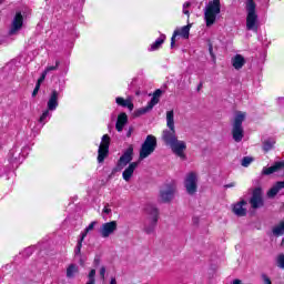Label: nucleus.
Segmentation results:
<instances>
[{"instance_id":"48","label":"nucleus","mask_w":284,"mask_h":284,"mask_svg":"<svg viewBox=\"0 0 284 284\" xmlns=\"http://www.w3.org/2000/svg\"><path fill=\"white\" fill-rule=\"evenodd\" d=\"M210 54L211 57H214V53L212 52V47H210Z\"/></svg>"},{"instance_id":"35","label":"nucleus","mask_w":284,"mask_h":284,"mask_svg":"<svg viewBox=\"0 0 284 284\" xmlns=\"http://www.w3.org/2000/svg\"><path fill=\"white\" fill-rule=\"evenodd\" d=\"M34 252V248L32 247H27L23 252L22 255L23 256H32V253Z\"/></svg>"},{"instance_id":"32","label":"nucleus","mask_w":284,"mask_h":284,"mask_svg":"<svg viewBox=\"0 0 284 284\" xmlns=\"http://www.w3.org/2000/svg\"><path fill=\"white\" fill-rule=\"evenodd\" d=\"M94 225H97V222H91L85 229L84 231L80 234V236H88L89 232H92V230H94Z\"/></svg>"},{"instance_id":"31","label":"nucleus","mask_w":284,"mask_h":284,"mask_svg":"<svg viewBox=\"0 0 284 284\" xmlns=\"http://www.w3.org/2000/svg\"><path fill=\"white\" fill-rule=\"evenodd\" d=\"M97 276V270H91L88 275V282L85 284H94L97 283V280L94 278Z\"/></svg>"},{"instance_id":"28","label":"nucleus","mask_w":284,"mask_h":284,"mask_svg":"<svg viewBox=\"0 0 284 284\" xmlns=\"http://www.w3.org/2000/svg\"><path fill=\"white\" fill-rule=\"evenodd\" d=\"M83 241H85V235H80V237L78 240V243H77V246L74 248V256H75V258L78 256H81V247H83Z\"/></svg>"},{"instance_id":"33","label":"nucleus","mask_w":284,"mask_h":284,"mask_svg":"<svg viewBox=\"0 0 284 284\" xmlns=\"http://www.w3.org/2000/svg\"><path fill=\"white\" fill-rule=\"evenodd\" d=\"M60 61L57 60L55 61V65H48L45 69H44V72L48 74L49 72H54L57 70H59V65H60Z\"/></svg>"},{"instance_id":"1","label":"nucleus","mask_w":284,"mask_h":284,"mask_svg":"<svg viewBox=\"0 0 284 284\" xmlns=\"http://www.w3.org/2000/svg\"><path fill=\"white\" fill-rule=\"evenodd\" d=\"M166 126L169 129L162 132V141L168 145L175 156H179L185 161V151L187 150V143L183 140H179L176 136V128L174 126V111L166 112Z\"/></svg>"},{"instance_id":"36","label":"nucleus","mask_w":284,"mask_h":284,"mask_svg":"<svg viewBox=\"0 0 284 284\" xmlns=\"http://www.w3.org/2000/svg\"><path fill=\"white\" fill-rule=\"evenodd\" d=\"M190 6H192L190 2L183 4V14H186L187 17H190V11L186 8H190Z\"/></svg>"},{"instance_id":"42","label":"nucleus","mask_w":284,"mask_h":284,"mask_svg":"<svg viewBox=\"0 0 284 284\" xmlns=\"http://www.w3.org/2000/svg\"><path fill=\"white\" fill-rule=\"evenodd\" d=\"M225 190H227L229 187H236V182H231L226 185H224Z\"/></svg>"},{"instance_id":"43","label":"nucleus","mask_w":284,"mask_h":284,"mask_svg":"<svg viewBox=\"0 0 284 284\" xmlns=\"http://www.w3.org/2000/svg\"><path fill=\"white\" fill-rule=\"evenodd\" d=\"M102 212L104 214H110L112 212V209H109L108 205H105Z\"/></svg>"},{"instance_id":"14","label":"nucleus","mask_w":284,"mask_h":284,"mask_svg":"<svg viewBox=\"0 0 284 284\" xmlns=\"http://www.w3.org/2000/svg\"><path fill=\"white\" fill-rule=\"evenodd\" d=\"M20 28H23V16L21 14V12H17L12 20L9 34H11V36L17 34V32H19Z\"/></svg>"},{"instance_id":"29","label":"nucleus","mask_w":284,"mask_h":284,"mask_svg":"<svg viewBox=\"0 0 284 284\" xmlns=\"http://www.w3.org/2000/svg\"><path fill=\"white\" fill-rule=\"evenodd\" d=\"M275 144H276V140L275 139L270 138L267 140H264V142H263V150H264V152H270V150H272Z\"/></svg>"},{"instance_id":"18","label":"nucleus","mask_w":284,"mask_h":284,"mask_svg":"<svg viewBox=\"0 0 284 284\" xmlns=\"http://www.w3.org/2000/svg\"><path fill=\"white\" fill-rule=\"evenodd\" d=\"M245 205H247V202L245 200H242L233 205V213L235 216H245L247 214V209H245Z\"/></svg>"},{"instance_id":"19","label":"nucleus","mask_w":284,"mask_h":284,"mask_svg":"<svg viewBox=\"0 0 284 284\" xmlns=\"http://www.w3.org/2000/svg\"><path fill=\"white\" fill-rule=\"evenodd\" d=\"M284 168V161H277L270 168H264L262 174L270 175L274 174V172H281Z\"/></svg>"},{"instance_id":"9","label":"nucleus","mask_w":284,"mask_h":284,"mask_svg":"<svg viewBox=\"0 0 284 284\" xmlns=\"http://www.w3.org/2000/svg\"><path fill=\"white\" fill-rule=\"evenodd\" d=\"M110 154V135L104 134L98 150V162L103 163Z\"/></svg>"},{"instance_id":"26","label":"nucleus","mask_w":284,"mask_h":284,"mask_svg":"<svg viewBox=\"0 0 284 284\" xmlns=\"http://www.w3.org/2000/svg\"><path fill=\"white\" fill-rule=\"evenodd\" d=\"M273 236H283L284 234V220L281 221L272 230Z\"/></svg>"},{"instance_id":"15","label":"nucleus","mask_w":284,"mask_h":284,"mask_svg":"<svg viewBox=\"0 0 284 284\" xmlns=\"http://www.w3.org/2000/svg\"><path fill=\"white\" fill-rule=\"evenodd\" d=\"M59 108V91L53 90L47 102V110L54 112Z\"/></svg>"},{"instance_id":"8","label":"nucleus","mask_w":284,"mask_h":284,"mask_svg":"<svg viewBox=\"0 0 284 284\" xmlns=\"http://www.w3.org/2000/svg\"><path fill=\"white\" fill-rule=\"evenodd\" d=\"M133 155H134V148L133 146H129L124 151L122 156L119 159L118 166L112 170V173L109 175V179H112L113 174H116V172H119V170H122L123 168H125V165H128V163H131Z\"/></svg>"},{"instance_id":"34","label":"nucleus","mask_w":284,"mask_h":284,"mask_svg":"<svg viewBox=\"0 0 284 284\" xmlns=\"http://www.w3.org/2000/svg\"><path fill=\"white\" fill-rule=\"evenodd\" d=\"M252 161H254V159H252V158H250V156L243 158V159H242V166H243V168H247V166L252 163Z\"/></svg>"},{"instance_id":"41","label":"nucleus","mask_w":284,"mask_h":284,"mask_svg":"<svg viewBox=\"0 0 284 284\" xmlns=\"http://www.w3.org/2000/svg\"><path fill=\"white\" fill-rule=\"evenodd\" d=\"M132 132H134V128L133 126H130L128 132H126V136L128 139H130V136H132Z\"/></svg>"},{"instance_id":"6","label":"nucleus","mask_w":284,"mask_h":284,"mask_svg":"<svg viewBox=\"0 0 284 284\" xmlns=\"http://www.w3.org/2000/svg\"><path fill=\"white\" fill-rule=\"evenodd\" d=\"M156 150V138L154 135H148L140 149V161L148 159Z\"/></svg>"},{"instance_id":"51","label":"nucleus","mask_w":284,"mask_h":284,"mask_svg":"<svg viewBox=\"0 0 284 284\" xmlns=\"http://www.w3.org/2000/svg\"><path fill=\"white\" fill-rule=\"evenodd\" d=\"M94 263H99V260H94Z\"/></svg>"},{"instance_id":"37","label":"nucleus","mask_w":284,"mask_h":284,"mask_svg":"<svg viewBox=\"0 0 284 284\" xmlns=\"http://www.w3.org/2000/svg\"><path fill=\"white\" fill-rule=\"evenodd\" d=\"M45 77H48V73L45 71L42 72L41 77L38 79L39 85H41V83H43V81H45Z\"/></svg>"},{"instance_id":"13","label":"nucleus","mask_w":284,"mask_h":284,"mask_svg":"<svg viewBox=\"0 0 284 284\" xmlns=\"http://www.w3.org/2000/svg\"><path fill=\"white\" fill-rule=\"evenodd\" d=\"M190 28H192V24H187L181 28L180 32L175 30L173 32V36L171 38V48H174V43H176V37H183V39H190Z\"/></svg>"},{"instance_id":"7","label":"nucleus","mask_w":284,"mask_h":284,"mask_svg":"<svg viewBox=\"0 0 284 284\" xmlns=\"http://www.w3.org/2000/svg\"><path fill=\"white\" fill-rule=\"evenodd\" d=\"M184 187L190 196H194L199 192V173L189 172L184 178Z\"/></svg>"},{"instance_id":"52","label":"nucleus","mask_w":284,"mask_h":284,"mask_svg":"<svg viewBox=\"0 0 284 284\" xmlns=\"http://www.w3.org/2000/svg\"><path fill=\"white\" fill-rule=\"evenodd\" d=\"M1 3H3V0H0V6H1Z\"/></svg>"},{"instance_id":"16","label":"nucleus","mask_w":284,"mask_h":284,"mask_svg":"<svg viewBox=\"0 0 284 284\" xmlns=\"http://www.w3.org/2000/svg\"><path fill=\"white\" fill-rule=\"evenodd\" d=\"M254 210L263 207V196L261 195V189H255L250 201Z\"/></svg>"},{"instance_id":"3","label":"nucleus","mask_w":284,"mask_h":284,"mask_svg":"<svg viewBox=\"0 0 284 284\" xmlns=\"http://www.w3.org/2000/svg\"><path fill=\"white\" fill-rule=\"evenodd\" d=\"M246 30L257 32L258 30V14L256 13V2L254 0H246Z\"/></svg>"},{"instance_id":"40","label":"nucleus","mask_w":284,"mask_h":284,"mask_svg":"<svg viewBox=\"0 0 284 284\" xmlns=\"http://www.w3.org/2000/svg\"><path fill=\"white\" fill-rule=\"evenodd\" d=\"M262 278L264 281V284H272V280H270L267 275H263Z\"/></svg>"},{"instance_id":"23","label":"nucleus","mask_w":284,"mask_h":284,"mask_svg":"<svg viewBox=\"0 0 284 284\" xmlns=\"http://www.w3.org/2000/svg\"><path fill=\"white\" fill-rule=\"evenodd\" d=\"M284 189V181L282 182H277L268 192H267V196L268 199H274V196H276L278 194V192H281V190Z\"/></svg>"},{"instance_id":"12","label":"nucleus","mask_w":284,"mask_h":284,"mask_svg":"<svg viewBox=\"0 0 284 284\" xmlns=\"http://www.w3.org/2000/svg\"><path fill=\"white\" fill-rule=\"evenodd\" d=\"M176 192V186L168 184L164 189L160 191V199L162 203H170L174 199V193Z\"/></svg>"},{"instance_id":"39","label":"nucleus","mask_w":284,"mask_h":284,"mask_svg":"<svg viewBox=\"0 0 284 284\" xmlns=\"http://www.w3.org/2000/svg\"><path fill=\"white\" fill-rule=\"evenodd\" d=\"M100 276H101L102 280L105 278V266H102L100 268Z\"/></svg>"},{"instance_id":"49","label":"nucleus","mask_w":284,"mask_h":284,"mask_svg":"<svg viewBox=\"0 0 284 284\" xmlns=\"http://www.w3.org/2000/svg\"><path fill=\"white\" fill-rule=\"evenodd\" d=\"M281 246L284 247V239L281 242Z\"/></svg>"},{"instance_id":"17","label":"nucleus","mask_w":284,"mask_h":284,"mask_svg":"<svg viewBox=\"0 0 284 284\" xmlns=\"http://www.w3.org/2000/svg\"><path fill=\"white\" fill-rule=\"evenodd\" d=\"M139 161L138 162H132L129 164V166L123 171L122 178L126 183H130V180L134 175V170L139 168Z\"/></svg>"},{"instance_id":"2","label":"nucleus","mask_w":284,"mask_h":284,"mask_svg":"<svg viewBox=\"0 0 284 284\" xmlns=\"http://www.w3.org/2000/svg\"><path fill=\"white\" fill-rule=\"evenodd\" d=\"M221 14V0H213L204 9L206 28H212L216 23V17Z\"/></svg>"},{"instance_id":"50","label":"nucleus","mask_w":284,"mask_h":284,"mask_svg":"<svg viewBox=\"0 0 284 284\" xmlns=\"http://www.w3.org/2000/svg\"><path fill=\"white\" fill-rule=\"evenodd\" d=\"M201 88H203V84H200V85L197 87V90H201Z\"/></svg>"},{"instance_id":"11","label":"nucleus","mask_w":284,"mask_h":284,"mask_svg":"<svg viewBox=\"0 0 284 284\" xmlns=\"http://www.w3.org/2000/svg\"><path fill=\"white\" fill-rule=\"evenodd\" d=\"M118 227L119 224L116 223V221L103 223L99 230L100 236H102V239H110V236H112V234L116 232Z\"/></svg>"},{"instance_id":"44","label":"nucleus","mask_w":284,"mask_h":284,"mask_svg":"<svg viewBox=\"0 0 284 284\" xmlns=\"http://www.w3.org/2000/svg\"><path fill=\"white\" fill-rule=\"evenodd\" d=\"M11 161H17V158H14V151H10Z\"/></svg>"},{"instance_id":"45","label":"nucleus","mask_w":284,"mask_h":284,"mask_svg":"<svg viewBox=\"0 0 284 284\" xmlns=\"http://www.w3.org/2000/svg\"><path fill=\"white\" fill-rule=\"evenodd\" d=\"M77 258H80L79 260L80 265H84L85 262L83 261V258L81 256H78Z\"/></svg>"},{"instance_id":"47","label":"nucleus","mask_w":284,"mask_h":284,"mask_svg":"<svg viewBox=\"0 0 284 284\" xmlns=\"http://www.w3.org/2000/svg\"><path fill=\"white\" fill-rule=\"evenodd\" d=\"M110 284H116V278L115 277H111Z\"/></svg>"},{"instance_id":"25","label":"nucleus","mask_w":284,"mask_h":284,"mask_svg":"<svg viewBox=\"0 0 284 284\" xmlns=\"http://www.w3.org/2000/svg\"><path fill=\"white\" fill-rule=\"evenodd\" d=\"M52 119V111H49V109L44 110L39 119V123H42V125H45L48 121Z\"/></svg>"},{"instance_id":"24","label":"nucleus","mask_w":284,"mask_h":284,"mask_svg":"<svg viewBox=\"0 0 284 284\" xmlns=\"http://www.w3.org/2000/svg\"><path fill=\"white\" fill-rule=\"evenodd\" d=\"M232 65H233V68H235V70H241V68H243L245 65V58H243V55H241V54H236L232 59Z\"/></svg>"},{"instance_id":"20","label":"nucleus","mask_w":284,"mask_h":284,"mask_svg":"<svg viewBox=\"0 0 284 284\" xmlns=\"http://www.w3.org/2000/svg\"><path fill=\"white\" fill-rule=\"evenodd\" d=\"M126 124H128V114L122 112L118 115L115 130H118V132H123V128H125Z\"/></svg>"},{"instance_id":"21","label":"nucleus","mask_w":284,"mask_h":284,"mask_svg":"<svg viewBox=\"0 0 284 284\" xmlns=\"http://www.w3.org/2000/svg\"><path fill=\"white\" fill-rule=\"evenodd\" d=\"M115 103L118 105H120L121 108H128V110H130V112H132L134 110V103H132V99H123L121 97H118L115 99Z\"/></svg>"},{"instance_id":"30","label":"nucleus","mask_w":284,"mask_h":284,"mask_svg":"<svg viewBox=\"0 0 284 284\" xmlns=\"http://www.w3.org/2000/svg\"><path fill=\"white\" fill-rule=\"evenodd\" d=\"M275 265H276V267H278V270H284V254L283 253H278L275 256Z\"/></svg>"},{"instance_id":"10","label":"nucleus","mask_w":284,"mask_h":284,"mask_svg":"<svg viewBox=\"0 0 284 284\" xmlns=\"http://www.w3.org/2000/svg\"><path fill=\"white\" fill-rule=\"evenodd\" d=\"M161 94H162L161 89L155 90L151 101L146 104V106L139 109L136 111V115L141 116V115L148 114V112L152 111L154 105H156L159 103V99H161Z\"/></svg>"},{"instance_id":"38","label":"nucleus","mask_w":284,"mask_h":284,"mask_svg":"<svg viewBox=\"0 0 284 284\" xmlns=\"http://www.w3.org/2000/svg\"><path fill=\"white\" fill-rule=\"evenodd\" d=\"M39 90H41V85L39 83L36 84V88L32 92V97H37L39 94Z\"/></svg>"},{"instance_id":"5","label":"nucleus","mask_w":284,"mask_h":284,"mask_svg":"<svg viewBox=\"0 0 284 284\" xmlns=\"http://www.w3.org/2000/svg\"><path fill=\"white\" fill-rule=\"evenodd\" d=\"M245 112L240 111L235 113L233 120V128H232V136L235 143H241L243 141L244 130H243V121H245Z\"/></svg>"},{"instance_id":"22","label":"nucleus","mask_w":284,"mask_h":284,"mask_svg":"<svg viewBox=\"0 0 284 284\" xmlns=\"http://www.w3.org/2000/svg\"><path fill=\"white\" fill-rule=\"evenodd\" d=\"M165 34H161L150 47L149 52H156V50L161 49L163 43H165Z\"/></svg>"},{"instance_id":"4","label":"nucleus","mask_w":284,"mask_h":284,"mask_svg":"<svg viewBox=\"0 0 284 284\" xmlns=\"http://www.w3.org/2000/svg\"><path fill=\"white\" fill-rule=\"evenodd\" d=\"M144 210L146 214L144 231L146 234H152L156 230V223H159V209L154 204H146Z\"/></svg>"},{"instance_id":"27","label":"nucleus","mask_w":284,"mask_h":284,"mask_svg":"<svg viewBox=\"0 0 284 284\" xmlns=\"http://www.w3.org/2000/svg\"><path fill=\"white\" fill-rule=\"evenodd\" d=\"M74 274H79V266L70 264L67 268V278H74Z\"/></svg>"},{"instance_id":"46","label":"nucleus","mask_w":284,"mask_h":284,"mask_svg":"<svg viewBox=\"0 0 284 284\" xmlns=\"http://www.w3.org/2000/svg\"><path fill=\"white\" fill-rule=\"evenodd\" d=\"M233 284H243V282L241 280H234Z\"/></svg>"}]
</instances>
